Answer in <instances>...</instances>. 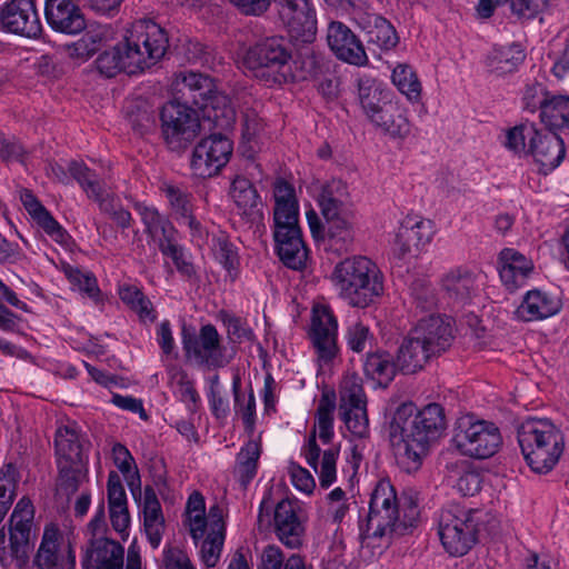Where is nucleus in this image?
<instances>
[{"label":"nucleus","mask_w":569,"mask_h":569,"mask_svg":"<svg viewBox=\"0 0 569 569\" xmlns=\"http://www.w3.org/2000/svg\"><path fill=\"white\" fill-rule=\"evenodd\" d=\"M273 224L299 221V202L293 184L282 178L273 182Z\"/></svg>","instance_id":"39"},{"label":"nucleus","mask_w":569,"mask_h":569,"mask_svg":"<svg viewBox=\"0 0 569 569\" xmlns=\"http://www.w3.org/2000/svg\"><path fill=\"white\" fill-rule=\"evenodd\" d=\"M230 197L241 214L254 217L259 212L260 197L249 179L236 177L230 187Z\"/></svg>","instance_id":"44"},{"label":"nucleus","mask_w":569,"mask_h":569,"mask_svg":"<svg viewBox=\"0 0 569 569\" xmlns=\"http://www.w3.org/2000/svg\"><path fill=\"white\" fill-rule=\"evenodd\" d=\"M538 130L535 124H519L507 131L505 146L516 152H527L528 153V144L526 143V138L531 139V137H536L538 134Z\"/></svg>","instance_id":"60"},{"label":"nucleus","mask_w":569,"mask_h":569,"mask_svg":"<svg viewBox=\"0 0 569 569\" xmlns=\"http://www.w3.org/2000/svg\"><path fill=\"white\" fill-rule=\"evenodd\" d=\"M307 335L318 366L330 367L339 355V347L338 320L329 306H313Z\"/></svg>","instance_id":"15"},{"label":"nucleus","mask_w":569,"mask_h":569,"mask_svg":"<svg viewBox=\"0 0 569 569\" xmlns=\"http://www.w3.org/2000/svg\"><path fill=\"white\" fill-rule=\"evenodd\" d=\"M446 428L443 409L430 403L417 410L412 402L401 403L393 413L389 436L399 462L407 470L421 465L429 445L437 440Z\"/></svg>","instance_id":"1"},{"label":"nucleus","mask_w":569,"mask_h":569,"mask_svg":"<svg viewBox=\"0 0 569 569\" xmlns=\"http://www.w3.org/2000/svg\"><path fill=\"white\" fill-rule=\"evenodd\" d=\"M436 233L431 220L419 217H407L397 234L402 253L410 252L412 248L420 249L429 244Z\"/></svg>","instance_id":"35"},{"label":"nucleus","mask_w":569,"mask_h":569,"mask_svg":"<svg viewBox=\"0 0 569 569\" xmlns=\"http://www.w3.org/2000/svg\"><path fill=\"white\" fill-rule=\"evenodd\" d=\"M391 80L410 103H418L421 100V82L410 66L402 63L396 66Z\"/></svg>","instance_id":"49"},{"label":"nucleus","mask_w":569,"mask_h":569,"mask_svg":"<svg viewBox=\"0 0 569 569\" xmlns=\"http://www.w3.org/2000/svg\"><path fill=\"white\" fill-rule=\"evenodd\" d=\"M61 539L59 529L51 525L44 528L40 546L34 555L33 565L37 569H73L74 556L68 557L59 548Z\"/></svg>","instance_id":"25"},{"label":"nucleus","mask_w":569,"mask_h":569,"mask_svg":"<svg viewBox=\"0 0 569 569\" xmlns=\"http://www.w3.org/2000/svg\"><path fill=\"white\" fill-rule=\"evenodd\" d=\"M415 333L410 331L402 340L397 352L398 370L403 375H412L426 366L431 357H433L420 342L415 339Z\"/></svg>","instance_id":"40"},{"label":"nucleus","mask_w":569,"mask_h":569,"mask_svg":"<svg viewBox=\"0 0 569 569\" xmlns=\"http://www.w3.org/2000/svg\"><path fill=\"white\" fill-rule=\"evenodd\" d=\"M399 526V506L396 490L389 480H380L370 497L367 529L362 542L371 547H387Z\"/></svg>","instance_id":"7"},{"label":"nucleus","mask_w":569,"mask_h":569,"mask_svg":"<svg viewBox=\"0 0 569 569\" xmlns=\"http://www.w3.org/2000/svg\"><path fill=\"white\" fill-rule=\"evenodd\" d=\"M161 133L171 150L184 149L200 131L198 112L186 103L167 102L160 111Z\"/></svg>","instance_id":"14"},{"label":"nucleus","mask_w":569,"mask_h":569,"mask_svg":"<svg viewBox=\"0 0 569 569\" xmlns=\"http://www.w3.org/2000/svg\"><path fill=\"white\" fill-rule=\"evenodd\" d=\"M261 455V443L258 440L250 439L240 449L236 457L233 477L246 489L253 480L258 470V461Z\"/></svg>","instance_id":"43"},{"label":"nucleus","mask_w":569,"mask_h":569,"mask_svg":"<svg viewBox=\"0 0 569 569\" xmlns=\"http://www.w3.org/2000/svg\"><path fill=\"white\" fill-rule=\"evenodd\" d=\"M134 209L141 218L144 232L158 246L160 252L177 242L176 227L156 207L137 202Z\"/></svg>","instance_id":"24"},{"label":"nucleus","mask_w":569,"mask_h":569,"mask_svg":"<svg viewBox=\"0 0 569 569\" xmlns=\"http://www.w3.org/2000/svg\"><path fill=\"white\" fill-rule=\"evenodd\" d=\"M161 253L169 257L177 271L187 279H191L196 276V268L191 261V254L184 249L183 246L176 242L174 244L167 247Z\"/></svg>","instance_id":"61"},{"label":"nucleus","mask_w":569,"mask_h":569,"mask_svg":"<svg viewBox=\"0 0 569 569\" xmlns=\"http://www.w3.org/2000/svg\"><path fill=\"white\" fill-rule=\"evenodd\" d=\"M540 120L550 131L569 127V97H549L540 112Z\"/></svg>","instance_id":"47"},{"label":"nucleus","mask_w":569,"mask_h":569,"mask_svg":"<svg viewBox=\"0 0 569 569\" xmlns=\"http://www.w3.org/2000/svg\"><path fill=\"white\" fill-rule=\"evenodd\" d=\"M69 172L89 198L98 196V191L103 188L97 174L82 162L71 161L69 163Z\"/></svg>","instance_id":"58"},{"label":"nucleus","mask_w":569,"mask_h":569,"mask_svg":"<svg viewBox=\"0 0 569 569\" xmlns=\"http://www.w3.org/2000/svg\"><path fill=\"white\" fill-rule=\"evenodd\" d=\"M182 345L187 359L198 367L223 368L234 358V351H228L217 328L211 323L202 326L196 336L183 337Z\"/></svg>","instance_id":"13"},{"label":"nucleus","mask_w":569,"mask_h":569,"mask_svg":"<svg viewBox=\"0 0 569 569\" xmlns=\"http://www.w3.org/2000/svg\"><path fill=\"white\" fill-rule=\"evenodd\" d=\"M34 510L28 498H21L10 516L9 539L0 527V563L4 568L24 569L29 562L30 533Z\"/></svg>","instance_id":"9"},{"label":"nucleus","mask_w":569,"mask_h":569,"mask_svg":"<svg viewBox=\"0 0 569 569\" xmlns=\"http://www.w3.org/2000/svg\"><path fill=\"white\" fill-rule=\"evenodd\" d=\"M411 331L433 357L446 351L453 339L450 319L440 315L421 318Z\"/></svg>","instance_id":"22"},{"label":"nucleus","mask_w":569,"mask_h":569,"mask_svg":"<svg viewBox=\"0 0 569 569\" xmlns=\"http://www.w3.org/2000/svg\"><path fill=\"white\" fill-rule=\"evenodd\" d=\"M124 548L109 538H97L90 541L82 560L83 569H123Z\"/></svg>","instance_id":"26"},{"label":"nucleus","mask_w":569,"mask_h":569,"mask_svg":"<svg viewBox=\"0 0 569 569\" xmlns=\"http://www.w3.org/2000/svg\"><path fill=\"white\" fill-rule=\"evenodd\" d=\"M44 17L52 30L66 34H79L87 27L81 9L72 0H46Z\"/></svg>","instance_id":"23"},{"label":"nucleus","mask_w":569,"mask_h":569,"mask_svg":"<svg viewBox=\"0 0 569 569\" xmlns=\"http://www.w3.org/2000/svg\"><path fill=\"white\" fill-rule=\"evenodd\" d=\"M94 67L104 78H113L120 72H138L122 40L100 52L94 60Z\"/></svg>","instance_id":"37"},{"label":"nucleus","mask_w":569,"mask_h":569,"mask_svg":"<svg viewBox=\"0 0 569 569\" xmlns=\"http://www.w3.org/2000/svg\"><path fill=\"white\" fill-rule=\"evenodd\" d=\"M161 189L168 199L171 214L178 224L194 214L193 198L190 192L171 183H164Z\"/></svg>","instance_id":"48"},{"label":"nucleus","mask_w":569,"mask_h":569,"mask_svg":"<svg viewBox=\"0 0 569 569\" xmlns=\"http://www.w3.org/2000/svg\"><path fill=\"white\" fill-rule=\"evenodd\" d=\"M341 419L347 429L358 438H365L369 435V419L367 415V405L356 406L345 410H339Z\"/></svg>","instance_id":"56"},{"label":"nucleus","mask_w":569,"mask_h":569,"mask_svg":"<svg viewBox=\"0 0 569 569\" xmlns=\"http://www.w3.org/2000/svg\"><path fill=\"white\" fill-rule=\"evenodd\" d=\"M322 240L326 248L341 253L352 249L355 228L350 217L346 213L326 219V233Z\"/></svg>","instance_id":"38"},{"label":"nucleus","mask_w":569,"mask_h":569,"mask_svg":"<svg viewBox=\"0 0 569 569\" xmlns=\"http://www.w3.org/2000/svg\"><path fill=\"white\" fill-rule=\"evenodd\" d=\"M397 370V361L388 352L369 353L363 363L365 375L385 387L393 380Z\"/></svg>","instance_id":"45"},{"label":"nucleus","mask_w":569,"mask_h":569,"mask_svg":"<svg viewBox=\"0 0 569 569\" xmlns=\"http://www.w3.org/2000/svg\"><path fill=\"white\" fill-rule=\"evenodd\" d=\"M0 22L4 30L28 38H36L42 26L33 0H11L0 12Z\"/></svg>","instance_id":"20"},{"label":"nucleus","mask_w":569,"mask_h":569,"mask_svg":"<svg viewBox=\"0 0 569 569\" xmlns=\"http://www.w3.org/2000/svg\"><path fill=\"white\" fill-rule=\"evenodd\" d=\"M499 263L501 281L509 290L525 286L535 269L531 259L512 248H506L500 252Z\"/></svg>","instance_id":"28"},{"label":"nucleus","mask_w":569,"mask_h":569,"mask_svg":"<svg viewBox=\"0 0 569 569\" xmlns=\"http://www.w3.org/2000/svg\"><path fill=\"white\" fill-rule=\"evenodd\" d=\"M279 17L291 38L310 42L317 31L315 11L309 0H277Z\"/></svg>","instance_id":"19"},{"label":"nucleus","mask_w":569,"mask_h":569,"mask_svg":"<svg viewBox=\"0 0 569 569\" xmlns=\"http://www.w3.org/2000/svg\"><path fill=\"white\" fill-rule=\"evenodd\" d=\"M83 442L84 439L74 425L59 427L54 439L58 465L87 462Z\"/></svg>","instance_id":"36"},{"label":"nucleus","mask_w":569,"mask_h":569,"mask_svg":"<svg viewBox=\"0 0 569 569\" xmlns=\"http://www.w3.org/2000/svg\"><path fill=\"white\" fill-rule=\"evenodd\" d=\"M33 220L53 241L63 246L68 244L69 233L47 209L37 214Z\"/></svg>","instance_id":"63"},{"label":"nucleus","mask_w":569,"mask_h":569,"mask_svg":"<svg viewBox=\"0 0 569 569\" xmlns=\"http://www.w3.org/2000/svg\"><path fill=\"white\" fill-rule=\"evenodd\" d=\"M241 380L239 375H234L232 379V392L234 397V409L238 413L241 415L244 428L250 433L253 432L254 429V420H256V399L254 395L251 391L247 399L240 393Z\"/></svg>","instance_id":"55"},{"label":"nucleus","mask_w":569,"mask_h":569,"mask_svg":"<svg viewBox=\"0 0 569 569\" xmlns=\"http://www.w3.org/2000/svg\"><path fill=\"white\" fill-rule=\"evenodd\" d=\"M419 492L416 489H405L398 498L399 506V526H397L396 535H405L409 528L416 526L419 516Z\"/></svg>","instance_id":"50"},{"label":"nucleus","mask_w":569,"mask_h":569,"mask_svg":"<svg viewBox=\"0 0 569 569\" xmlns=\"http://www.w3.org/2000/svg\"><path fill=\"white\" fill-rule=\"evenodd\" d=\"M69 172L89 198L98 196V191L103 188L97 174L82 162L71 161L69 163Z\"/></svg>","instance_id":"59"},{"label":"nucleus","mask_w":569,"mask_h":569,"mask_svg":"<svg viewBox=\"0 0 569 569\" xmlns=\"http://www.w3.org/2000/svg\"><path fill=\"white\" fill-rule=\"evenodd\" d=\"M274 248L282 263L293 270L306 267L308 250L302 240L299 221L273 224Z\"/></svg>","instance_id":"18"},{"label":"nucleus","mask_w":569,"mask_h":569,"mask_svg":"<svg viewBox=\"0 0 569 569\" xmlns=\"http://www.w3.org/2000/svg\"><path fill=\"white\" fill-rule=\"evenodd\" d=\"M357 90L360 107L368 120L391 101V91L387 86L370 76L363 74L357 79Z\"/></svg>","instance_id":"32"},{"label":"nucleus","mask_w":569,"mask_h":569,"mask_svg":"<svg viewBox=\"0 0 569 569\" xmlns=\"http://www.w3.org/2000/svg\"><path fill=\"white\" fill-rule=\"evenodd\" d=\"M179 78L181 80L177 84L183 98L202 109L218 126L231 123L234 111L230 100L216 90L211 78L196 72L180 73Z\"/></svg>","instance_id":"10"},{"label":"nucleus","mask_w":569,"mask_h":569,"mask_svg":"<svg viewBox=\"0 0 569 569\" xmlns=\"http://www.w3.org/2000/svg\"><path fill=\"white\" fill-rule=\"evenodd\" d=\"M369 121L393 140H405L411 132L407 109L399 102L390 101Z\"/></svg>","instance_id":"31"},{"label":"nucleus","mask_w":569,"mask_h":569,"mask_svg":"<svg viewBox=\"0 0 569 569\" xmlns=\"http://www.w3.org/2000/svg\"><path fill=\"white\" fill-rule=\"evenodd\" d=\"M142 515L147 538L152 548H158L164 530V518L160 501L151 487H146L143 491Z\"/></svg>","instance_id":"41"},{"label":"nucleus","mask_w":569,"mask_h":569,"mask_svg":"<svg viewBox=\"0 0 569 569\" xmlns=\"http://www.w3.org/2000/svg\"><path fill=\"white\" fill-rule=\"evenodd\" d=\"M367 405L362 380L356 372H347L339 388V410Z\"/></svg>","instance_id":"51"},{"label":"nucleus","mask_w":569,"mask_h":569,"mask_svg":"<svg viewBox=\"0 0 569 569\" xmlns=\"http://www.w3.org/2000/svg\"><path fill=\"white\" fill-rule=\"evenodd\" d=\"M357 23L365 32L367 42L381 50H391L399 42L395 27L380 14L363 12L358 16Z\"/></svg>","instance_id":"30"},{"label":"nucleus","mask_w":569,"mask_h":569,"mask_svg":"<svg viewBox=\"0 0 569 569\" xmlns=\"http://www.w3.org/2000/svg\"><path fill=\"white\" fill-rule=\"evenodd\" d=\"M58 489L68 497L76 493L88 480L87 462L58 465Z\"/></svg>","instance_id":"53"},{"label":"nucleus","mask_w":569,"mask_h":569,"mask_svg":"<svg viewBox=\"0 0 569 569\" xmlns=\"http://www.w3.org/2000/svg\"><path fill=\"white\" fill-rule=\"evenodd\" d=\"M121 300L139 313L141 318L154 320L150 300L134 286H124L119 291Z\"/></svg>","instance_id":"57"},{"label":"nucleus","mask_w":569,"mask_h":569,"mask_svg":"<svg viewBox=\"0 0 569 569\" xmlns=\"http://www.w3.org/2000/svg\"><path fill=\"white\" fill-rule=\"evenodd\" d=\"M122 42L138 72L156 64L169 46L167 32L152 20L134 21L126 30Z\"/></svg>","instance_id":"11"},{"label":"nucleus","mask_w":569,"mask_h":569,"mask_svg":"<svg viewBox=\"0 0 569 569\" xmlns=\"http://www.w3.org/2000/svg\"><path fill=\"white\" fill-rule=\"evenodd\" d=\"M548 99L549 93L542 83L533 81L526 84L522 96L525 110L531 113L536 112L537 110H540L541 112Z\"/></svg>","instance_id":"64"},{"label":"nucleus","mask_w":569,"mask_h":569,"mask_svg":"<svg viewBox=\"0 0 569 569\" xmlns=\"http://www.w3.org/2000/svg\"><path fill=\"white\" fill-rule=\"evenodd\" d=\"M91 199L98 203L99 209L103 213L108 214L117 223L118 227L122 229H128L131 227V213L122 207L120 201L114 196L106 192L103 188L98 191V196H93Z\"/></svg>","instance_id":"54"},{"label":"nucleus","mask_w":569,"mask_h":569,"mask_svg":"<svg viewBox=\"0 0 569 569\" xmlns=\"http://www.w3.org/2000/svg\"><path fill=\"white\" fill-rule=\"evenodd\" d=\"M560 308L558 299L545 291L533 289L525 295L516 310V316L522 321L542 320L558 313Z\"/></svg>","instance_id":"34"},{"label":"nucleus","mask_w":569,"mask_h":569,"mask_svg":"<svg viewBox=\"0 0 569 569\" xmlns=\"http://www.w3.org/2000/svg\"><path fill=\"white\" fill-rule=\"evenodd\" d=\"M112 459L118 470L124 477L129 489L134 495L136 490H140V475L134 458L122 443H114L112 447Z\"/></svg>","instance_id":"52"},{"label":"nucleus","mask_w":569,"mask_h":569,"mask_svg":"<svg viewBox=\"0 0 569 569\" xmlns=\"http://www.w3.org/2000/svg\"><path fill=\"white\" fill-rule=\"evenodd\" d=\"M271 510H273V527L277 538L288 548L300 547L305 527L297 515L293 502L289 499H281L274 505L271 490H269L260 502L258 521L262 523L267 518L269 522Z\"/></svg>","instance_id":"16"},{"label":"nucleus","mask_w":569,"mask_h":569,"mask_svg":"<svg viewBox=\"0 0 569 569\" xmlns=\"http://www.w3.org/2000/svg\"><path fill=\"white\" fill-rule=\"evenodd\" d=\"M336 405L327 396H323L318 405L316 425L310 432L302 453L307 463L315 469L319 476L322 488H329L337 479V459L339 449L329 448L322 452L321 461L318 463L321 449L317 443V433L323 443H329L333 437V411Z\"/></svg>","instance_id":"6"},{"label":"nucleus","mask_w":569,"mask_h":569,"mask_svg":"<svg viewBox=\"0 0 569 569\" xmlns=\"http://www.w3.org/2000/svg\"><path fill=\"white\" fill-rule=\"evenodd\" d=\"M122 42L138 72L156 64L169 46L167 32L152 20L134 21L126 30Z\"/></svg>","instance_id":"12"},{"label":"nucleus","mask_w":569,"mask_h":569,"mask_svg":"<svg viewBox=\"0 0 569 569\" xmlns=\"http://www.w3.org/2000/svg\"><path fill=\"white\" fill-rule=\"evenodd\" d=\"M291 50L283 38L269 37L250 47L243 64L264 86H281L293 81Z\"/></svg>","instance_id":"5"},{"label":"nucleus","mask_w":569,"mask_h":569,"mask_svg":"<svg viewBox=\"0 0 569 569\" xmlns=\"http://www.w3.org/2000/svg\"><path fill=\"white\" fill-rule=\"evenodd\" d=\"M326 38L330 50L339 60L358 67L368 63L362 42L347 24L331 21L328 24Z\"/></svg>","instance_id":"21"},{"label":"nucleus","mask_w":569,"mask_h":569,"mask_svg":"<svg viewBox=\"0 0 569 569\" xmlns=\"http://www.w3.org/2000/svg\"><path fill=\"white\" fill-rule=\"evenodd\" d=\"M226 535L208 532L201 543L200 559L208 568H213L220 559Z\"/></svg>","instance_id":"62"},{"label":"nucleus","mask_w":569,"mask_h":569,"mask_svg":"<svg viewBox=\"0 0 569 569\" xmlns=\"http://www.w3.org/2000/svg\"><path fill=\"white\" fill-rule=\"evenodd\" d=\"M440 284L445 296L455 303H466L477 292V277L466 267L446 272Z\"/></svg>","instance_id":"33"},{"label":"nucleus","mask_w":569,"mask_h":569,"mask_svg":"<svg viewBox=\"0 0 569 569\" xmlns=\"http://www.w3.org/2000/svg\"><path fill=\"white\" fill-rule=\"evenodd\" d=\"M232 153V142L222 136L212 134L202 139L193 149L191 169L194 176L209 178L224 167Z\"/></svg>","instance_id":"17"},{"label":"nucleus","mask_w":569,"mask_h":569,"mask_svg":"<svg viewBox=\"0 0 569 569\" xmlns=\"http://www.w3.org/2000/svg\"><path fill=\"white\" fill-rule=\"evenodd\" d=\"M81 38L68 47L73 59L88 60L102 48L116 40L117 32L111 24L91 23Z\"/></svg>","instance_id":"27"},{"label":"nucleus","mask_w":569,"mask_h":569,"mask_svg":"<svg viewBox=\"0 0 569 569\" xmlns=\"http://www.w3.org/2000/svg\"><path fill=\"white\" fill-rule=\"evenodd\" d=\"M521 452L532 471L549 472L563 451L561 431L549 419H528L518 429Z\"/></svg>","instance_id":"4"},{"label":"nucleus","mask_w":569,"mask_h":569,"mask_svg":"<svg viewBox=\"0 0 569 569\" xmlns=\"http://www.w3.org/2000/svg\"><path fill=\"white\" fill-rule=\"evenodd\" d=\"M528 153L540 164V170L548 173L557 168L565 157L563 140L556 133L531 137L528 143Z\"/></svg>","instance_id":"29"},{"label":"nucleus","mask_w":569,"mask_h":569,"mask_svg":"<svg viewBox=\"0 0 569 569\" xmlns=\"http://www.w3.org/2000/svg\"><path fill=\"white\" fill-rule=\"evenodd\" d=\"M333 287L353 307L366 308L383 293V274L371 259L353 256L337 263Z\"/></svg>","instance_id":"3"},{"label":"nucleus","mask_w":569,"mask_h":569,"mask_svg":"<svg viewBox=\"0 0 569 569\" xmlns=\"http://www.w3.org/2000/svg\"><path fill=\"white\" fill-rule=\"evenodd\" d=\"M348 200V187L340 179H332L325 183L318 196V204L325 219L343 214Z\"/></svg>","instance_id":"42"},{"label":"nucleus","mask_w":569,"mask_h":569,"mask_svg":"<svg viewBox=\"0 0 569 569\" xmlns=\"http://www.w3.org/2000/svg\"><path fill=\"white\" fill-rule=\"evenodd\" d=\"M451 442L461 456L485 460L499 451L502 436L495 422L468 415L457 420Z\"/></svg>","instance_id":"8"},{"label":"nucleus","mask_w":569,"mask_h":569,"mask_svg":"<svg viewBox=\"0 0 569 569\" xmlns=\"http://www.w3.org/2000/svg\"><path fill=\"white\" fill-rule=\"evenodd\" d=\"M497 523L488 511L450 503L440 510L438 535L450 556L461 557L471 550L483 533H492Z\"/></svg>","instance_id":"2"},{"label":"nucleus","mask_w":569,"mask_h":569,"mask_svg":"<svg viewBox=\"0 0 569 569\" xmlns=\"http://www.w3.org/2000/svg\"><path fill=\"white\" fill-rule=\"evenodd\" d=\"M525 53L520 44L512 43L507 47L495 48L488 57L490 70L499 76L517 70L523 62Z\"/></svg>","instance_id":"46"}]
</instances>
